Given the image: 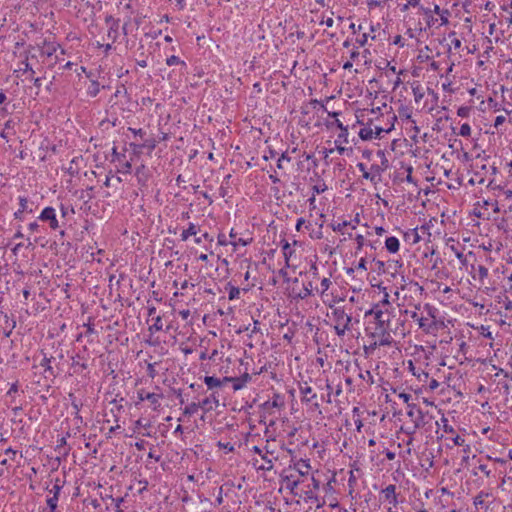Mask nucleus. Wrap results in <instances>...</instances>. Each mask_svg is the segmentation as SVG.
<instances>
[{
    "label": "nucleus",
    "instance_id": "f257e3e1",
    "mask_svg": "<svg viewBox=\"0 0 512 512\" xmlns=\"http://www.w3.org/2000/svg\"><path fill=\"white\" fill-rule=\"evenodd\" d=\"M329 307L332 309V315L337 322V325H335V333L338 336H344L346 331L350 329V323L352 321V317L347 315L344 308L337 306L334 307L333 305H329Z\"/></svg>",
    "mask_w": 512,
    "mask_h": 512
},
{
    "label": "nucleus",
    "instance_id": "f03ea898",
    "mask_svg": "<svg viewBox=\"0 0 512 512\" xmlns=\"http://www.w3.org/2000/svg\"><path fill=\"white\" fill-rule=\"evenodd\" d=\"M407 416L411 418L414 423L413 429L407 432L408 434H414L417 429L423 428L427 424L425 420L426 414L415 404L409 405Z\"/></svg>",
    "mask_w": 512,
    "mask_h": 512
},
{
    "label": "nucleus",
    "instance_id": "7ed1b4c3",
    "mask_svg": "<svg viewBox=\"0 0 512 512\" xmlns=\"http://www.w3.org/2000/svg\"><path fill=\"white\" fill-rule=\"evenodd\" d=\"M365 316H373L376 323V330L386 328L389 323V317H385L384 311L380 308V304H375L370 310L366 311Z\"/></svg>",
    "mask_w": 512,
    "mask_h": 512
},
{
    "label": "nucleus",
    "instance_id": "20e7f679",
    "mask_svg": "<svg viewBox=\"0 0 512 512\" xmlns=\"http://www.w3.org/2000/svg\"><path fill=\"white\" fill-rule=\"evenodd\" d=\"M265 453H263V450L260 449L258 446L253 447V452L259 454L262 458V460L265 462L264 465L260 466L259 469L263 471H270L273 469V461L271 458L268 457V455L273 456L274 450H271L268 445L265 446Z\"/></svg>",
    "mask_w": 512,
    "mask_h": 512
},
{
    "label": "nucleus",
    "instance_id": "39448f33",
    "mask_svg": "<svg viewBox=\"0 0 512 512\" xmlns=\"http://www.w3.org/2000/svg\"><path fill=\"white\" fill-rule=\"evenodd\" d=\"M39 219L49 222L51 229L56 230L59 227V222L56 218L55 209L53 207H46L42 210Z\"/></svg>",
    "mask_w": 512,
    "mask_h": 512
},
{
    "label": "nucleus",
    "instance_id": "423d86ee",
    "mask_svg": "<svg viewBox=\"0 0 512 512\" xmlns=\"http://www.w3.org/2000/svg\"><path fill=\"white\" fill-rule=\"evenodd\" d=\"M138 400L139 402H142L144 400H148L150 404L153 406L154 410H157L160 407V398H162V395L156 394V393H145V391L139 390L137 392Z\"/></svg>",
    "mask_w": 512,
    "mask_h": 512
},
{
    "label": "nucleus",
    "instance_id": "0eeeda50",
    "mask_svg": "<svg viewBox=\"0 0 512 512\" xmlns=\"http://www.w3.org/2000/svg\"><path fill=\"white\" fill-rule=\"evenodd\" d=\"M385 500L389 501L393 506H397L398 498L396 494V485L390 484L382 490Z\"/></svg>",
    "mask_w": 512,
    "mask_h": 512
},
{
    "label": "nucleus",
    "instance_id": "6e6552de",
    "mask_svg": "<svg viewBox=\"0 0 512 512\" xmlns=\"http://www.w3.org/2000/svg\"><path fill=\"white\" fill-rule=\"evenodd\" d=\"M39 48L42 55L51 57L57 51L59 45L55 42H50L47 39H44L42 45H39Z\"/></svg>",
    "mask_w": 512,
    "mask_h": 512
},
{
    "label": "nucleus",
    "instance_id": "1a4fd4ad",
    "mask_svg": "<svg viewBox=\"0 0 512 512\" xmlns=\"http://www.w3.org/2000/svg\"><path fill=\"white\" fill-rule=\"evenodd\" d=\"M135 175L137 177V181L141 186H146L149 179V170L145 165H140L136 168Z\"/></svg>",
    "mask_w": 512,
    "mask_h": 512
},
{
    "label": "nucleus",
    "instance_id": "9d476101",
    "mask_svg": "<svg viewBox=\"0 0 512 512\" xmlns=\"http://www.w3.org/2000/svg\"><path fill=\"white\" fill-rule=\"evenodd\" d=\"M378 335L380 336V340L378 342L379 346H390L392 343V337L390 333L387 331V328H383L380 330H376L375 333H373V336Z\"/></svg>",
    "mask_w": 512,
    "mask_h": 512
},
{
    "label": "nucleus",
    "instance_id": "9b49d317",
    "mask_svg": "<svg viewBox=\"0 0 512 512\" xmlns=\"http://www.w3.org/2000/svg\"><path fill=\"white\" fill-rule=\"evenodd\" d=\"M214 403L216 406L219 405V399L218 397L215 395V393H212L210 397H206L205 399H203L201 402H200V405H201V408L205 411V412H208L210 410H212V406H211V403Z\"/></svg>",
    "mask_w": 512,
    "mask_h": 512
},
{
    "label": "nucleus",
    "instance_id": "f8f14e48",
    "mask_svg": "<svg viewBox=\"0 0 512 512\" xmlns=\"http://www.w3.org/2000/svg\"><path fill=\"white\" fill-rule=\"evenodd\" d=\"M385 247L390 253H397L400 248L399 240L396 237H388L385 241Z\"/></svg>",
    "mask_w": 512,
    "mask_h": 512
},
{
    "label": "nucleus",
    "instance_id": "ddd939ff",
    "mask_svg": "<svg viewBox=\"0 0 512 512\" xmlns=\"http://www.w3.org/2000/svg\"><path fill=\"white\" fill-rule=\"evenodd\" d=\"M14 126L15 122L13 120H8L4 125V129L0 132V137L8 140L10 135L15 134Z\"/></svg>",
    "mask_w": 512,
    "mask_h": 512
},
{
    "label": "nucleus",
    "instance_id": "4468645a",
    "mask_svg": "<svg viewBox=\"0 0 512 512\" xmlns=\"http://www.w3.org/2000/svg\"><path fill=\"white\" fill-rule=\"evenodd\" d=\"M198 226H196L194 223H190L188 228L183 230L181 234V240L186 241L190 236H196L198 233Z\"/></svg>",
    "mask_w": 512,
    "mask_h": 512
},
{
    "label": "nucleus",
    "instance_id": "2eb2a0df",
    "mask_svg": "<svg viewBox=\"0 0 512 512\" xmlns=\"http://www.w3.org/2000/svg\"><path fill=\"white\" fill-rule=\"evenodd\" d=\"M51 361L52 357L48 358L46 355H44L42 361L40 362V366L44 367V371L55 378L57 374L55 373L54 368L51 366Z\"/></svg>",
    "mask_w": 512,
    "mask_h": 512
},
{
    "label": "nucleus",
    "instance_id": "dca6fc26",
    "mask_svg": "<svg viewBox=\"0 0 512 512\" xmlns=\"http://www.w3.org/2000/svg\"><path fill=\"white\" fill-rule=\"evenodd\" d=\"M204 383L207 385L208 389L221 387L223 385V381H220L219 378H216L214 376H205Z\"/></svg>",
    "mask_w": 512,
    "mask_h": 512
},
{
    "label": "nucleus",
    "instance_id": "f3484780",
    "mask_svg": "<svg viewBox=\"0 0 512 512\" xmlns=\"http://www.w3.org/2000/svg\"><path fill=\"white\" fill-rule=\"evenodd\" d=\"M282 243V250L285 258V266L289 267V260L294 251L290 249V244L288 241L283 240Z\"/></svg>",
    "mask_w": 512,
    "mask_h": 512
},
{
    "label": "nucleus",
    "instance_id": "a211bd4d",
    "mask_svg": "<svg viewBox=\"0 0 512 512\" xmlns=\"http://www.w3.org/2000/svg\"><path fill=\"white\" fill-rule=\"evenodd\" d=\"M371 123H372V120L370 119L369 122H368V125H370ZM359 137L362 140H370V139H372L373 138V129L370 126L362 128L359 131Z\"/></svg>",
    "mask_w": 512,
    "mask_h": 512
},
{
    "label": "nucleus",
    "instance_id": "6ab92c4d",
    "mask_svg": "<svg viewBox=\"0 0 512 512\" xmlns=\"http://www.w3.org/2000/svg\"><path fill=\"white\" fill-rule=\"evenodd\" d=\"M100 92V85L99 82L96 80H92L90 83V86L87 89V94L90 97H96Z\"/></svg>",
    "mask_w": 512,
    "mask_h": 512
},
{
    "label": "nucleus",
    "instance_id": "aec40b11",
    "mask_svg": "<svg viewBox=\"0 0 512 512\" xmlns=\"http://www.w3.org/2000/svg\"><path fill=\"white\" fill-rule=\"evenodd\" d=\"M359 378L366 381L369 385H372L374 383L373 376L369 370L362 371L359 369L358 373Z\"/></svg>",
    "mask_w": 512,
    "mask_h": 512
},
{
    "label": "nucleus",
    "instance_id": "412c9836",
    "mask_svg": "<svg viewBox=\"0 0 512 512\" xmlns=\"http://www.w3.org/2000/svg\"><path fill=\"white\" fill-rule=\"evenodd\" d=\"M199 408H201L200 402L199 403L192 402L191 404H189L188 406L185 407L184 414L185 415H193L198 411Z\"/></svg>",
    "mask_w": 512,
    "mask_h": 512
},
{
    "label": "nucleus",
    "instance_id": "4be33fe9",
    "mask_svg": "<svg viewBox=\"0 0 512 512\" xmlns=\"http://www.w3.org/2000/svg\"><path fill=\"white\" fill-rule=\"evenodd\" d=\"M421 10L423 12V14L425 16H427V25L430 27L431 25H433L437 19L433 17V13H432V9L430 8H424V7H421Z\"/></svg>",
    "mask_w": 512,
    "mask_h": 512
},
{
    "label": "nucleus",
    "instance_id": "5701e85b",
    "mask_svg": "<svg viewBox=\"0 0 512 512\" xmlns=\"http://www.w3.org/2000/svg\"><path fill=\"white\" fill-rule=\"evenodd\" d=\"M28 58H29V56H26L25 60L21 62V65H23V67H20L18 70H15L16 73L22 71V72H30L31 76H33V74H35V71L32 69V67L30 66V64L28 62Z\"/></svg>",
    "mask_w": 512,
    "mask_h": 512
},
{
    "label": "nucleus",
    "instance_id": "b1692460",
    "mask_svg": "<svg viewBox=\"0 0 512 512\" xmlns=\"http://www.w3.org/2000/svg\"><path fill=\"white\" fill-rule=\"evenodd\" d=\"M405 237H411L413 244L418 243L421 239L420 235L418 234L417 228L411 229L408 232H406Z\"/></svg>",
    "mask_w": 512,
    "mask_h": 512
},
{
    "label": "nucleus",
    "instance_id": "393cba45",
    "mask_svg": "<svg viewBox=\"0 0 512 512\" xmlns=\"http://www.w3.org/2000/svg\"><path fill=\"white\" fill-rule=\"evenodd\" d=\"M120 96L128 97L127 89L124 87V85H121L117 88L116 92L111 96L110 102H113L115 98Z\"/></svg>",
    "mask_w": 512,
    "mask_h": 512
},
{
    "label": "nucleus",
    "instance_id": "a878e982",
    "mask_svg": "<svg viewBox=\"0 0 512 512\" xmlns=\"http://www.w3.org/2000/svg\"><path fill=\"white\" fill-rule=\"evenodd\" d=\"M227 287L229 288V300H234L239 297L240 289L238 287L231 285V283H228Z\"/></svg>",
    "mask_w": 512,
    "mask_h": 512
},
{
    "label": "nucleus",
    "instance_id": "bb28decb",
    "mask_svg": "<svg viewBox=\"0 0 512 512\" xmlns=\"http://www.w3.org/2000/svg\"><path fill=\"white\" fill-rule=\"evenodd\" d=\"M156 140L154 138L144 139V143L142 145H138V148L146 147L150 151L156 148Z\"/></svg>",
    "mask_w": 512,
    "mask_h": 512
},
{
    "label": "nucleus",
    "instance_id": "cd10ccee",
    "mask_svg": "<svg viewBox=\"0 0 512 512\" xmlns=\"http://www.w3.org/2000/svg\"><path fill=\"white\" fill-rule=\"evenodd\" d=\"M477 273L480 282L483 284L484 279L488 276V269L483 265H479L477 268Z\"/></svg>",
    "mask_w": 512,
    "mask_h": 512
},
{
    "label": "nucleus",
    "instance_id": "c85d7f7f",
    "mask_svg": "<svg viewBox=\"0 0 512 512\" xmlns=\"http://www.w3.org/2000/svg\"><path fill=\"white\" fill-rule=\"evenodd\" d=\"M489 495H490L489 493L484 492V491L479 492V494L474 497V500H473L474 505L476 507L483 505V503H484L483 497H488Z\"/></svg>",
    "mask_w": 512,
    "mask_h": 512
},
{
    "label": "nucleus",
    "instance_id": "c756f323",
    "mask_svg": "<svg viewBox=\"0 0 512 512\" xmlns=\"http://www.w3.org/2000/svg\"><path fill=\"white\" fill-rule=\"evenodd\" d=\"M412 92L416 102H419L424 96L418 84L416 86L412 85Z\"/></svg>",
    "mask_w": 512,
    "mask_h": 512
},
{
    "label": "nucleus",
    "instance_id": "7c9ffc66",
    "mask_svg": "<svg viewBox=\"0 0 512 512\" xmlns=\"http://www.w3.org/2000/svg\"><path fill=\"white\" fill-rule=\"evenodd\" d=\"M57 502H58V497L57 496H52V497L47 499V505L50 508V512H57L56 511V509H57Z\"/></svg>",
    "mask_w": 512,
    "mask_h": 512
},
{
    "label": "nucleus",
    "instance_id": "2f4dec72",
    "mask_svg": "<svg viewBox=\"0 0 512 512\" xmlns=\"http://www.w3.org/2000/svg\"><path fill=\"white\" fill-rule=\"evenodd\" d=\"M471 107L461 106L457 110V115L461 118H467L470 115Z\"/></svg>",
    "mask_w": 512,
    "mask_h": 512
},
{
    "label": "nucleus",
    "instance_id": "473e14b6",
    "mask_svg": "<svg viewBox=\"0 0 512 512\" xmlns=\"http://www.w3.org/2000/svg\"><path fill=\"white\" fill-rule=\"evenodd\" d=\"M166 64L168 66H173V65H178V64L185 65V62L181 61L178 56L172 55V56L167 58Z\"/></svg>",
    "mask_w": 512,
    "mask_h": 512
},
{
    "label": "nucleus",
    "instance_id": "72a5a7b5",
    "mask_svg": "<svg viewBox=\"0 0 512 512\" xmlns=\"http://www.w3.org/2000/svg\"><path fill=\"white\" fill-rule=\"evenodd\" d=\"M150 331H161L162 330V318L157 316L154 318V324L149 327Z\"/></svg>",
    "mask_w": 512,
    "mask_h": 512
},
{
    "label": "nucleus",
    "instance_id": "f704fd0d",
    "mask_svg": "<svg viewBox=\"0 0 512 512\" xmlns=\"http://www.w3.org/2000/svg\"><path fill=\"white\" fill-rule=\"evenodd\" d=\"M418 324H419V327L422 328L425 332H429L430 331V328L432 327V325L434 323H430L428 324L427 323V319L426 318H423V317H419L418 319Z\"/></svg>",
    "mask_w": 512,
    "mask_h": 512
},
{
    "label": "nucleus",
    "instance_id": "c9c22d12",
    "mask_svg": "<svg viewBox=\"0 0 512 512\" xmlns=\"http://www.w3.org/2000/svg\"><path fill=\"white\" fill-rule=\"evenodd\" d=\"M65 445H66V438H65V437H62V438L58 439L55 450H56V451H59V453H61V449H62ZM68 452H69V449H67V450L63 451V452H62V454H63L64 456H66V455L68 454Z\"/></svg>",
    "mask_w": 512,
    "mask_h": 512
},
{
    "label": "nucleus",
    "instance_id": "e433bc0d",
    "mask_svg": "<svg viewBox=\"0 0 512 512\" xmlns=\"http://www.w3.org/2000/svg\"><path fill=\"white\" fill-rule=\"evenodd\" d=\"M251 242H252V238H248V239L238 238V239H235V240L231 241L230 243H231L234 247H236V246H238V245L247 246V245H249Z\"/></svg>",
    "mask_w": 512,
    "mask_h": 512
},
{
    "label": "nucleus",
    "instance_id": "4c0bfd02",
    "mask_svg": "<svg viewBox=\"0 0 512 512\" xmlns=\"http://www.w3.org/2000/svg\"><path fill=\"white\" fill-rule=\"evenodd\" d=\"M312 294V284L309 283L308 286H304L303 291L298 294L299 298L305 299Z\"/></svg>",
    "mask_w": 512,
    "mask_h": 512
},
{
    "label": "nucleus",
    "instance_id": "58836bf2",
    "mask_svg": "<svg viewBox=\"0 0 512 512\" xmlns=\"http://www.w3.org/2000/svg\"><path fill=\"white\" fill-rule=\"evenodd\" d=\"M459 134H460L461 136H463V137H468V136H470V134H471V127H470V125H469L468 123H464V124H462V125H461V127H460V132H459Z\"/></svg>",
    "mask_w": 512,
    "mask_h": 512
},
{
    "label": "nucleus",
    "instance_id": "ea45409f",
    "mask_svg": "<svg viewBox=\"0 0 512 512\" xmlns=\"http://www.w3.org/2000/svg\"><path fill=\"white\" fill-rule=\"evenodd\" d=\"M62 487H63V485L60 484V479L57 478L55 480V484H54L53 488L50 490V492L53 493V496H57L59 498V494H60Z\"/></svg>",
    "mask_w": 512,
    "mask_h": 512
},
{
    "label": "nucleus",
    "instance_id": "a19ab883",
    "mask_svg": "<svg viewBox=\"0 0 512 512\" xmlns=\"http://www.w3.org/2000/svg\"><path fill=\"white\" fill-rule=\"evenodd\" d=\"M301 462H302V464H301L302 467H298L297 471L299 472L300 475L304 476L305 474L308 473V470L310 469V464L304 460H302Z\"/></svg>",
    "mask_w": 512,
    "mask_h": 512
},
{
    "label": "nucleus",
    "instance_id": "79ce46f5",
    "mask_svg": "<svg viewBox=\"0 0 512 512\" xmlns=\"http://www.w3.org/2000/svg\"><path fill=\"white\" fill-rule=\"evenodd\" d=\"M377 155L381 158V165L384 169H387L389 166V161L386 158L385 152L383 150H378Z\"/></svg>",
    "mask_w": 512,
    "mask_h": 512
},
{
    "label": "nucleus",
    "instance_id": "37998d69",
    "mask_svg": "<svg viewBox=\"0 0 512 512\" xmlns=\"http://www.w3.org/2000/svg\"><path fill=\"white\" fill-rule=\"evenodd\" d=\"M351 223L348 222V221H343L341 223H338V224H332V229L336 232H343V229L345 227H347L348 225H350Z\"/></svg>",
    "mask_w": 512,
    "mask_h": 512
},
{
    "label": "nucleus",
    "instance_id": "c03bdc74",
    "mask_svg": "<svg viewBox=\"0 0 512 512\" xmlns=\"http://www.w3.org/2000/svg\"><path fill=\"white\" fill-rule=\"evenodd\" d=\"M347 143L348 142V128H346V132L341 131L338 135L337 140L335 141V144L338 143Z\"/></svg>",
    "mask_w": 512,
    "mask_h": 512
},
{
    "label": "nucleus",
    "instance_id": "a18cd8bd",
    "mask_svg": "<svg viewBox=\"0 0 512 512\" xmlns=\"http://www.w3.org/2000/svg\"><path fill=\"white\" fill-rule=\"evenodd\" d=\"M392 129V127L388 128V129H384L380 126H375V129L373 130V136L375 135L376 138H380L381 137V134L382 133H388L390 132Z\"/></svg>",
    "mask_w": 512,
    "mask_h": 512
},
{
    "label": "nucleus",
    "instance_id": "49530a36",
    "mask_svg": "<svg viewBox=\"0 0 512 512\" xmlns=\"http://www.w3.org/2000/svg\"><path fill=\"white\" fill-rule=\"evenodd\" d=\"M284 161H287V162L291 161V158L286 153H283L280 156V158L278 159V161H277V168L278 169H283L284 168V166H283Z\"/></svg>",
    "mask_w": 512,
    "mask_h": 512
},
{
    "label": "nucleus",
    "instance_id": "de8ad7c7",
    "mask_svg": "<svg viewBox=\"0 0 512 512\" xmlns=\"http://www.w3.org/2000/svg\"><path fill=\"white\" fill-rule=\"evenodd\" d=\"M299 390H300L301 394H303V395H308L312 392V388L308 385L307 382L300 384Z\"/></svg>",
    "mask_w": 512,
    "mask_h": 512
},
{
    "label": "nucleus",
    "instance_id": "09e8293b",
    "mask_svg": "<svg viewBox=\"0 0 512 512\" xmlns=\"http://www.w3.org/2000/svg\"><path fill=\"white\" fill-rule=\"evenodd\" d=\"M217 446H218L220 449H224V450H226L227 452H233V451H234V446H233L231 443H229V442H227V443H223V442L219 441V442L217 443Z\"/></svg>",
    "mask_w": 512,
    "mask_h": 512
},
{
    "label": "nucleus",
    "instance_id": "8fccbe9b",
    "mask_svg": "<svg viewBox=\"0 0 512 512\" xmlns=\"http://www.w3.org/2000/svg\"><path fill=\"white\" fill-rule=\"evenodd\" d=\"M72 367L74 368L75 373H79L80 371L78 370V368L85 370L88 368V365L85 362L80 363L78 361H73Z\"/></svg>",
    "mask_w": 512,
    "mask_h": 512
},
{
    "label": "nucleus",
    "instance_id": "3c124183",
    "mask_svg": "<svg viewBox=\"0 0 512 512\" xmlns=\"http://www.w3.org/2000/svg\"><path fill=\"white\" fill-rule=\"evenodd\" d=\"M399 115L402 118L411 119V111L408 107H402L399 109Z\"/></svg>",
    "mask_w": 512,
    "mask_h": 512
},
{
    "label": "nucleus",
    "instance_id": "603ef678",
    "mask_svg": "<svg viewBox=\"0 0 512 512\" xmlns=\"http://www.w3.org/2000/svg\"><path fill=\"white\" fill-rule=\"evenodd\" d=\"M406 171H407V176H406L405 180L407 182H409V183L416 184V181H415L414 177L412 176L413 167L412 166H408L406 168Z\"/></svg>",
    "mask_w": 512,
    "mask_h": 512
},
{
    "label": "nucleus",
    "instance_id": "864d4df0",
    "mask_svg": "<svg viewBox=\"0 0 512 512\" xmlns=\"http://www.w3.org/2000/svg\"><path fill=\"white\" fill-rule=\"evenodd\" d=\"M245 386L240 380V378L233 377V389L234 391H238L242 389Z\"/></svg>",
    "mask_w": 512,
    "mask_h": 512
},
{
    "label": "nucleus",
    "instance_id": "5fc2aeb1",
    "mask_svg": "<svg viewBox=\"0 0 512 512\" xmlns=\"http://www.w3.org/2000/svg\"><path fill=\"white\" fill-rule=\"evenodd\" d=\"M441 421L443 422V429L446 433H453L454 429L452 426L448 425V420L443 416L441 418Z\"/></svg>",
    "mask_w": 512,
    "mask_h": 512
},
{
    "label": "nucleus",
    "instance_id": "6e6d98bb",
    "mask_svg": "<svg viewBox=\"0 0 512 512\" xmlns=\"http://www.w3.org/2000/svg\"><path fill=\"white\" fill-rule=\"evenodd\" d=\"M321 288H322V293H324L325 291H327L331 285V281L329 278H323L322 281H321Z\"/></svg>",
    "mask_w": 512,
    "mask_h": 512
},
{
    "label": "nucleus",
    "instance_id": "4d7b16f0",
    "mask_svg": "<svg viewBox=\"0 0 512 512\" xmlns=\"http://www.w3.org/2000/svg\"><path fill=\"white\" fill-rule=\"evenodd\" d=\"M223 503V486L219 487L218 494L216 497V506H220Z\"/></svg>",
    "mask_w": 512,
    "mask_h": 512
},
{
    "label": "nucleus",
    "instance_id": "13d9d810",
    "mask_svg": "<svg viewBox=\"0 0 512 512\" xmlns=\"http://www.w3.org/2000/svg\"><path fill=\"white\" fill-rule=\"evenodd\" d=\"M424 308L430 317H432V318L436 317L435 314H436L437 309L435 307L431 306L430 304H426Z\"/></svg>",
    "mask_w": 512,
    "mask_h": 512
},
{
    "label": "nucleus",
    "instance_id": "bf43d9fd",
    "mask_svg": "<svg viewBox=\"0 0 512 512\" xmlns=\"http://www.w3.org/2000/svg\"><path fill=\"white\" fill-rule=\"evenodd\" d=\"M452 442L455 446H463L465 443V439L457 435L454 438H452Z\"/></svg>",
    "mask_w": 512,
    "mask_h": 512
},
{
    "label": "nucleus",
    "instance_id": "052dcab7",
    "mask_svg": "<svg viewBox=\"0 0 512 512\" xmlns=\"http://www.w3.org/2000/svg\"><path fill=\"white\" fill-rule=\"evenodd\" d=\"M367 40H368V34L367 33H364L362 34L361 37L357 38L356 42L360 45V46H364L366 43H367Z\"/></svg>",
    "mask_w": 512,
    "mask_h": 512
},
{
    "label": "nucleus",
    "instance_id": "680f3d73",
    "mask_svg": "<svg viewBox=\"0 0 512 512\" xmlns=\"http://www.w3.org/2000/svg\"><path fill=\"white\" fill-rule=\"evenodd\" d=\"M506 118L503 115H499L496 117L494 122V127L498 128L500 125H502L505 122Z\"/></svg>",
    "mask_w": 512,
    "mask_h": 512
},
{
    "label": "nucleus",
    "instance_id": "e2e57ef3",
    "mask_svg": "<svg viewBox=\"0 0 512 512\" xmlns=\"http://www.w3.org/2000/svg\"><path fill=\"white\" fill-rule=\"evenodd\" d=\"M124 502V498L123 497H120V498H116L114 500V503H115V507H116V512H123V510L121 509V503Z\"/></svg>",
    "mask_w": 512,
    "mask_h": 512
},
{
    "label": "nucleus",
    "instance_id": "0e129e2a",
    "mask_svg": "<svg viewBox=\"0 0 512 512\" xmlns=\"http://www.w3.org/2000/svg\"><path fill=\"white\" fill-rule=\"evenodd\" d=\"M278 398H279V396L277 395V396H276V398H275L272 402H270V401L265 402V403H264V406H265L266 408H269V407H278V406H279Z\"/></svg>",
    "mask_w": 512,
    "mask_h": 512
},
{
    "label": "nucleus",
    "instance_id": "69168bd1",
    "mask_svg": "<svg viewBox=\"0 0 512 512\" xmlns=\"http://www.w3.org/2000/svg\"><path fill=\"white\" fill-rule=\"evenodd\" d=\"M326 185L323 184V186H319V185H314L313 186V192L316 193V194H320V193H323L325 190H326Z\"/></svg>",
    "mask_w": 512,
    "mask_h": 512
},
{
    "label": "nucleus",
    "instance_id": "338daca9",
    "mask_svg": "<svg viewBox=\"0 0 512 512\" xmlns=\"http://www.w3.org/2000/svg\"><path fill=\"white\" fill-rule=\"evenodd\" d=\"M355 240L357 242V250H360L364 245V237L362 235H357Z\"/></svg>",
    "mask_w": 512,
    "mask_h": 512
},
{
    "label": "nucleus",
    "instance_id": "774afa93",
    "mask_svg": "<svg viewBox=\"0 0 512 512\" xmlns=\"http://www.w3.org/2000/svg\"><path fill=\"white\" fill-rule=\"evenodd\" d=\"M503 302L506 310H512V301L507 296L505 297Z\"/></svg>",
    "mask_w": 512,
    "mask_h": 512
}]
</instances>
